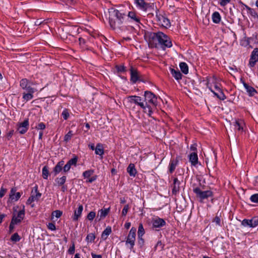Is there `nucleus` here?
Listing matches in <instances>:
<instances>
[{
	"instance_id": "f257e3e1",
	"label": "nucleus",
	"mask_w": 258,
	"mask_h": 258,
	"mask_svg": "<svg viewBox=\"0 0 258 258\" xmlns=\"http://www.w3.org/2000/svg\"><path fill=\"white\" fill-rule=\"evenodd\" d=\"M145 37L151 47H156L157 42L164 49L166 47L170 48L172 45L170 39L162 32H148L145 33Z\"/></svg>"
},
{
	"instance_id": "f03ea898",
	"label": "nucleus",
	"mask_w": 258,
	"mask_h": 258,
	"mask_svg": "<svg viewBox=\"0 0 258 258\" xmlns=\"http://www.w3.org/2000/svg\"><path fill=\"white\" fill-rule=\"evenodd\" d=\"M109 22L113 29H120L122 24L127 25L126 15L117 10L111 8L109 10Z\"/></svg>"
},
{
	"instance_id": "7ed1b4c3",
	"label": "nucleus",
	"mask_w": 258,
	"mask_h": 258,
	"mask_svg": "<svg viewBox=\"0 0 258 258\" xmlns=\"http://www.w3.org/2000/svg\"><path fill=\"white\" fill-rule=\"evenodd\" d=\"M144 104H146L147 106L150 107L151 109V112H147V113L149 116H151L153 113V107H156L157 105V97L152 92L146 91L144 92Z\"/></svg>"
},
{
	"instance_id": "20e7f679",
	"label": "nucleus",
	"mask_w": 258,
	"mask_h": 258,
	"mask_svg": "<svg viewBox=\"0 0 258 258\" xmlns=\"http://www.w3.org/2000/svg\"><path fill=\"white\" fill-rule=\"evenodd\" d=\"M126 99L130 104L134 103L140 106L144 113L151 112L150 107L147 106L146 104H144V102L141 97L136 95L129 96L126 97Z\"/></svg>"
},
{
	"instance_id": "39448f33",
	"label": "nucleus",
	"mask_w": 258,
	"mask_h": 258,
	"mask_svg": "<svg viewBox=\"0 0 258 258\" xmlns=\"http://www.w3.org/2000/svg\"><path fill=\"white\" fill-rule=\"evenodd\" d=\"M193 191L196 194L197 197L199 198L201 201L209 197H212L213 196V192L211 190L203 191L198 187L194 188Z\"/></svg>"
},
{
	"instance_id": "423d86ee",
	"label": "nucleus",
	"mask_w": 258,
	"mask_h": 258,
	"mask_svg": "<svg viewBox=\"0 0 258 258\" xmlns=\"http://www.w3.org/2000/svg\"><path fill=\"white\" fill-rule=\"evenodd\" d=\"M34 188V191L32 190L31 195L26 202V204L30 205L32 208L34 207V204H32L33 202L38 201L41 196V194L38 190L37 186H35Z\"/></svg>"
},
{
	"instance_id": "0eeeda50",
	"label": "nucleus",
	"mask_w": 258,
	"mask_h": 258,
	"mask_svg": "<svg viewBox=\"0 0 258 258\" xmlns=\"http://www.w3.org/2000/svg\"><path fill=\"white\" fill-rule=\"evenodd\" d=\"M136 229L134 227H132L130 231L126 240V244L129 245V248L131 250H133L135 245V242L136 240Z\"/></svg>"
},
{
	"instance_id": "6e6552de",
	"label": "nucleus",
	"mask_w": 258,
	"mask_h": 258,
	"mask_svg": "<svg viewBox=\"0 0 258 258\" xmlns=\"http://www.w3.org/2000/svg\"><path fill=\"white\" fill-rule=\"evenodd\" d=\"M25 216V206H23L22 210L17 213V215L14 214L11 221L16 224L20 223L24 219Z\"/></svg>"
},
{
	"instance_id": "1a4fd4ad",
	"label": "nucleus",
	"mask_w": 258,
	"mask_h": 258,
	"mask_svg": "<svg viewBox=\"0 0 258 258\" xmlns=\"http://www.w3.org/2000/svg\"><path fill=\"white\" fill-rule=\"evenodd\" d=\"M157 21L160 26L165 28L170 26V22L168 19L161 15H156Z\"/></svg>"
},
{
	"instance_id": "9d476101",
	"label": "nucleus",
	"mask_w": 258,
	"mask_h": 258,
	"mask_svg": "<svg viewBox=\"0 0 258 258\" xmlns=\"http://www.w3.org/2000/svg\"><path fill=\"white\" fill-rule=\"evenodd\" d=\"M152 223L153 227L155 228L156 230L157 228H161L166 225V222L165 220L158 217L154 218L152 220ZM157 230H158L157 229Z\"/></svg>"
},
{
	"instance_id": "9b49d317",
	"label": "nucleus",
	"mask_w": 258,
	"mask_h": 258,
	"mask_svg": "<svg viewBox=\"0 0 258 258\" xmlns=\"http://www.w3.org/2000/svg\"><path fill=\"white\" fill-rule=\"evenodd\" d=\"M126 21L127 25L129 22L134 23L137 25H139L140 22V18L134 12H129L127 16H126Z\"/></svg>"
},
{
	"instance_id": "f8f14e48",
	"label": "nucleus",
	"mask_w": 258,
	"mask_h": 258,
	"mask_svg": "<svg viewBox=\"0 0 258 258\" xmlns=\"http://www.w3.org/2000/svg\"><path fill=\"white\" fill-rule=\"evenodd\" d=\"M258 61V48H255L252 51L249 61V66L253 67L256 61Z\"/></svg>"
},
{
	"instance_id": "ddd939ff",
	"label": "nucleus",
	"mask_w": 258,
	"mask_h": 258,
	"mask_svg": "<svg viewBox=\"0 0 258 258\" xmlns=\"http://www.w3.org/2000/svg\"><path fill=\"white\" fill-rule=\"evenodd\" d=\"M29 127L28 119H25L22 122L19 123L17 130L21 134H25L28 130Z\"/></svg>"
},
{
	"instance_id": "4468645a",
	"label": "nucleus",
	"mask_w": 258,
	"mask_h": 258,
	"mask_svg": "<svg viewBox=\"0 0 258 258\" xmlns=\"http://www.w3.org/2000/svg\"><path fill=\"white\" fill-rule=\"evenodd\" d=\"M242 225L244 226L255 227L258 225V218L254 217L251 220L244 219L242 222Z\"/></svg>"
},
{
	"instance_id": "2eb2a0df",
	"label": "nucleus",
	"mask_w": 258,
	"mask_h": 258,
	"mask_svg": "<svg viewBox=\"0 0 258 258\" xmlns=\"http://www.w3.org/2000/svg\"><path fill=\"white\" fill-rule=\"evenodd\" d=\"M131 72V80L134 83H135L138 80H140V75L138 72V71L134 68L133 67H131L130 69Z\"/></svg>"
},
{
	"instance_id": "dca6fc26",
	"label": "nucleus",
	"mask_w": 258,
	"mask_h": 258,
	"mask_svg": "<svg viewBox=\"0 0 258 258\" xmlns=\"http://www.w3.org/2000/svg\"><path fill=\"white\" fill-rule=\"evenodd\" d=\"M208 85H209V88L211 91V89H212L213 87L214 88V89L217 91H220V84L217 82V79L213 77L209 81V82L208 83Z\"/></svg>"
},
{
	"instance_id": "f3484780",
	"label": "nucleus",
	"mask_w": 258,
	"mask_h": 258,
	"mask_svg": "<svg viewBox=\"0 0 258 258\" xmlns=\"http://www.w3.org/2000/svg\"><path fill=\"white\" fill-rule=\"evenodd\" d=\"M77 161H78V159L76 157L70 160L67 163V164L63 166V171L64 172H68L70 170V169L71 167V166H72V165L76 166V165Z\"/></svg>"
},
{
	"instance_id": "a211bd4d",
	"label": "nucleus",
	"mask_w": 258,
	"mask_h": 258,
	"mask_svg": "<svg viewBox=\"0 0 258 258\" xmlns=\"http://www.w3.org/2000/svg\"><path fill=\"white\" fill-rule=\"evenodd\" d=\"M35 92L34 89H29V91H24L23 93V99L25 102H27L33 98V93Z\"/></svg>"
},
{
	"instance_id": "6ab92c4d",
	"label": "nucleus",
	"mask_w": 258,
	"mask_h": 258,
	"mask_svg": "<svg viewBox=\"0 0 258 258\" xmlns=\"http://www.w3.org/2000/svg\"><path fill=\"white\" fill-rule=\"evenodd\" d=\"M20 87L24 91H29V89H33L30 85V83L26 79H22L20 82Z\"/></svg>"
},
{
	"instance_id": "aec40b11",
	"label": "nucleus",
	"mask_w": 258,
	"mask_h": 258,
	"mask_svg": "<svg viewBox=\"0 0 258 258\" xmlns=\"http://www.w3.org/2000/svg\"><path fill=\"white\" fill-rule=\"evenodd\" d=\"M135 3L140 9L146 11L150 7V4L145 2V0H135Z\"/></svg>"
},
{
	"instance_id": "412c9836",
	"label": "nucleus",
	"mask_w": 258,
	"mask_h": 258,
	"mask_svg": "<svg viewBox=\"0 0 258 258\" xmlns=\"http://www.w3.org/2000/svg\"><path fill=\"white\" fill-rule=\"evenodd\" d=\"M110 208L106 209H102L98 211L97 218H98V221L103 219L109 213Z\"/></svg>"
},
{
	"instance_id": "4be33fe9",
	"label": "nucleus",
	"mask_w": 258,
	"mask_h": 258,
	"mask_svg": "<svg viewBox=\"0 0 258 258\" xmlns=\"http://www.w3.org/2000/svg\"><path fill=\"white\" fill-rule=\"evenodd\" d=\"M180 181L177 178H175L173 180V184L172 185V192L173 195H176L180 189Z\"/></svg>"
},
{
	"instance_id": "5701e85b",
	"label": "nucleus",
	"mask_w": 258,
	"mask_h": 258,
	"mask_svg": "<svg viewBox=\"0 0 258 258\" xmlns=\"http://www.w3.org/2000/svg\"><path fill=\"white\" fill-rule=\"evenodd\" d=\"M63 161H60L57 163V164L54 167L53 170L55 176L58 174L62 170H63Z\"/></svg>"
},
{
	"instance_id": "b1692460",
	"label": "nucleus",
	"mask_w": 258,
	"mask_h": 258,
	"mask_svg": "<svg viewBox=\"0 0 258 258\" xmlns=\"http://www.w3.org/2000/svg\"><path fill=\"white\" fill-rule=\"evenodd\" d=\"M234 129L239 132H242L244 123L241 120H236L234 122Z\"/></svg>"
},
{
	"instance_id": "393cba45",
	"label": "nucleus",
	"mask_w": 258,
	"mask_h": 258,
	"mask_svg": "<svg viewBox=\"0 0 258 258\" xmlns=\"http://www.w3.org/2000/svg\"><path fill=\"white\" fill-rule=\"evenodd\" d=\"M83 209V207L82 205H80L77 210L74 211V215L73 217L74 221H77L79 218L81 216Z\"/></svg>"
},
{
	"instance_id": "a878e982",
	"label": "nucleus",
	"mask_w": 258,
	"mask_h": 258,
	"mask_svg": "<svg viewBox=\"0 0 258 258\" xmlns=\"http://www.w3.org/2000/svg\"><path fill=\"white\" fill-rule=\"evenodd\" d=\"M242 84L249 96H253L256 93V90L252 87L249 86L244 82H242Z\"/></svg>"
},
{
	"instance_id": "bb28decb",
	"label": "nucleus",
	"mask_w": 258,
	"mask_h": 258,
	"mask_svg": "<svg viewBox=\"0 0 258 258\" xmlns=\"http://www.w3.org/2000/svg\"><path fill=\"white\" fill-rule=\"evenodd\" d=\"M127 172L131 176L135 177L137 174V170L135 168V165L131 163L127 168Z\"/></svg>"
},
{
	"instance_id": "cd10ccee",
	"label": "nucleus",
	"mask_w": 258,
	"mask_h": 258,
	"mask_svg": "<svg viewBox=\"0 0 258 258\" xmlns=\"http://www.w3.org/2000/svg\"><path fill=\"white\" fill-rule=\"evenodd\" d=\"M189 160L193 165H196L198 161L197 154L195 152L191 153L189 156Z\"/></svg>"
},
{
	"instance_id": "c85d7f7f",
	"label": "nucleus",
	"mask_w": 258,
	"mask_h": 258,
	"mask_svg": "<svg viewBox=\"0 0 258 258\" xmlns=\"http://www.w3.org/2000/svg\"><path fill=\"white\" fill-rule=\"evenodd\" d=\"M170 73L176 80H179L181 79L182 75L178 70L170 69Z\"/></svg>"
},
{
	"instance_id": "c756f323",
	"label": "nucleus",
	"mask_w": 258,
	"mask_h": 258,
	"mask_svg": "<svg viewBox=\"0 0 258 258\" xmlns=\"http://www.w3.org/2000/svg\"><path fill=\"white\" fill-rule=\"evenodd\" d=\"M95 150V154L96 155L102 156L104 154V150L102 147V145L100 143L97 144Z\"/></svg>"
},
{
	"instance_id": "7c9ffc66",
	"label": "nucleus",
	"mask_w": 258,
	"mask_h": 258,
	"mask_svg": "<svg viewBox=\"0 0 258 258\" xmlns=\"http://www.w3.org/2000/svg\"><path fill=\"white\" fill-rule=\"evenodd\" d=\"M212 20L213 22L216 24H218L220 23L221 21V16L218 12H215L213 14Z\"/></svg>"
},
{
	"instance_id": "2f4dec72",
	"label": "nucleus",
	"mask_w": 258,
	"mask_h": 258,
	"mask_svg": "<svg viewBox=\"0 0 258 258\" xmlns=\"http://www.w3.org/2000/svg\"><path fill=\"white\" fill-rule=\"evenodd\" d=\"M179 67L181 72L184 74H187L188 73V67L187 64L184 62H180Z\"/></svg>"
},
{
	"instance_id": "473e14b6",
	"label": "nucleus",
	"mask_w": 258,
	"mask_h": 258,
	"mask_svg": "<svg viewBox=\"0 0 258 258\" xmlns=\"http://www.w3.org/2000/svg\"><path fill=\"white\" fill-rule=\"evenodd\" d=\"M111 232V228L110 227H107L102 232L101 237L103 239H106L108 235Z\"/></svg>"
},
{
	"instance_id": "72a5a7b5",
	"label": "nucleus",
	"mask_w": 258,
	"mask_h": 258,
	"mask_svg": "<svg viewBox=\"0 0 258 258\" xmlns=\"http://www.w3.org/2000/svg\"><path fill=\"white\" fill-rule=\"evenodd\" d=\"M177 164V161L174 160H171L169 163V171L170 173H172Z\"/></svg>"
},
{
	"instance_id": "f704fd0d",
	"label": "nucleus",
	"mask_w": 258,
	"mask_h": 258,
	"mask_svg": "<svg viewBox=\"0 0 258 258\" xmlns=\"http://www.w3.org/2000/svg\"><path fill=\"white\" fill-rule=\"evenodd\" d=\"M145 233L144 229L142 224H140L139 226L138 234V237L140 240H143L142 236Z\"/></svg>"
},
{
	"instance_id": "c9c22d12",
	"label": "nucleus",
	"mask_w": 258,
	"mask_h": 258,
	"mask_svg": "<svg viewBox=\"0 0 258 258\" xmlns=\"http://www.w3.org/2000/svg\"><path fill=\"white\" fill-rule=\"evenodd\" d=\"M211 91L220 100H223L226 98L224 94L221 90H220V91H218V92H215L212 89Z\"/></svg>"
},
{
	"instance_id": "e433bc0d",
	"label": "nucleus",
	"mask_w": 258,
	"mask_h": 258,
	"mask_svg": "<svg viewBox=\"0 0 258 258\" xmlns=\"http://www.w3.org/2000/svg\"><path fill=\"white\" fill-rule=\"evenodd\" d=\"M67 177L66 176H63L60 178H57L55 179V182L57 185H63L66 181Z\"/></svg>"
},
{
	"instance_id": "4c0bfd02",
	"label": "nucleus",
	"mask_w": 258,
	"mask_h": 258,
	"mask_svg": "<svg viewBox=\"0 0 258 258\" xmlns=\"http://www.w3.org/2000/svg\"><path fill=\"white\" fill-rule=\"evenodd\" d=\"M22 194L20 192H17L15 194V195L14 196L10 199H9L8 202L12 203L13 202L17 201L21 196Z\"/></svg>"
},
{
	"instance_id": "58836bf2",
	"label": "nucleus",
	"mask_w": 258,
	"mask_h": 258,
	"mask_svg": "<svg viewBox=\"0 0 258 258\" xmlns=\"http://www.w3.org/2000/svg\"><path fill=\"white\" fill-rule=\"evenodd\" d=\"M21 237L17 233L13 234L11 237V240L13 242H17L20 240Z\"/></svg>"
},
{
	"instance_id": "ea45409f",
	"label": "nucleus",
	"mask_w": 258,
	"mask_h": 258,
	"mask_svg": "<svg viewBox=\"0 0 258 258\" xmlns=\"http://www.w3.org/2000/svg\"><path fill=\"white\" fill-rule=\"evenodd\" d=\"M49 175V171L48 169V167L46 166H45L42 168V176L44 179H47Z\"/></svg>"
},
{
	"instance_id": "a19ab883",
	"label": "nucleus",
	"mask_w": 258,
	"mask_h": 258,
	"mask_svg": "<svg viewBox=\"0 0 258 258\" xmlns=\"http://www.w3.org/2000/svg\"><path fill=\"white\" fill-rule=\"evenodd\" d=\"M95 239V236L94 234L91 233L87 235L86 237V240L88 242H92L94 241Z\"/></svg>"
},
{
	"instance_id": "79ce46f5",
	"label": "nucleus",
	"mask_w": 258,
	"mask_h": 258,
	"mask_svg": "<svg viewBox=\"0 0 258 258\" xmlns=\"http://www.w3.org/2000/svg\"><path fill=\"white\" fill-rule=\"evenodd\" d=\"M73 136V132L70 131H69L64 137V141L66 142H68L69 141L72 137Z\"/></svg>"
},
{
	"instance_id": "37998d69",
	"label": "nucleus",
	"mask_w": 258,
	"mask_h": 258,
	"mask_svg": "<svg viewBox=\"0 0 258 258\" xmlns=\"http://www.w3.org/2000/svg\"><path fill=\"white\" fill-rule=\"evenodd\" d=\"M94 173L93 170H88L83 172V175L84 178H89Z\"/></svg>"
},
{
	"instance_id": "c03bdc74",
	"label": "nucleus",
	"mask_w": 258,
	"mask_h": 258,
	"mask_svg": "<svg viewBox=\"0 0 258 258\" xmlns=\"http://www.w3.org/2000/svg\"><path fill=\"white\" fill-rule=\"evenodd\" d=\"M164 247V245L162 244L161 241H159L156 243V245L154 247L155 250H161L163 249Z\"/></svg>"
},
{
	"instance_id": "a18cd8bd",
	"label": "nucleus",
	"mask_w": 258,
	"mask_h": 258,
	"mask_svg": "<svg viewBox=\"0 0 258 258\" xmlns=\"http://www.w3.org/2000/svg\"><path fill=\"white\" fill-rule=\"evenodd\" d=\"M61 115L64 120H67L70 116L68 110L67 109H64L61 113Z\"/></svg>"
},
{
	"instance_id": "49530a36",
	"label": "nucleus",
	"mask_w": 258,
	"mask_h": 258,
	"mask_svg": "<svg viewBox=\"0 0 258 258\" xmlns=\"http://www.w3.org/2000/svg\"><path fill=\"white\" fill-rule=\"evenodd\" d=\"M250 201L255 203H258V194H253L250 198Z\"/></svg>"
},
{
	"instance_id": "de8ad7c7",
	"label": "nucleus",
	"mask_w": 258,
	"mask_h": 258,
	"mask_svg": "<svg viewBox=\"0 0 258 258\" xmlns=\"http://www.w3.org/2000/svg\"><path fill=\"white\" fill-rule=\"evenodd\" d=\"M62 214V212L59 210H56L52 213V215L57 218H59Z\"/></svg>"
},
{
	"instance_id": "09e8293b",
	"label": "nucleus",
	"mask_w": 258,
	"mask_h": 258,
	"mask_svg": "<svg viewBox=\"0 0 258 258\" xmlns=\"http://www.w3.org/2000/svg\"><path fill=\"white\" fill-rule=\"evenodd\" d=\"M96 213L94 212L91 211L88 214L87 219L90 221H92L94 219Z\"/></svg>"
},
{
	"instance_id": "8fccbe9b",
	"label": "nucleus",
	"mask_w": 258,
	"mask_h": 258,
	"mask_svg": "<svg viewBox=\"0 0 258 258\" xmlns=\"http://www.w3.org/2000/svg\"><path fill=\"white\" fill-rule=\"evenodd\" d=\"M128 209H129L128 205H125L122 211V213H121L122 215L125 216L126 215Z\"/></svg>"
},
{
	"instance_id": "3c124183",
	"label": "nucleus",
	"mask_w": 258,
	"mask_h": 258,
	"mask_svg": "<svg viewBox=\"0 0 258 258\" xmlns=\"http://www.w3.org/2000/svg\"><path fill=\"white\" fill-rule=\"evenodd\" d=\"M37 130H43L45 128V125L43 122H40L35 127Z\"/></svg>"
},
{
	"instance_id": "603ef678",
	"label": "nucleus",
	"mask_w": 258,
	"mask_h": 258,
	"mask_svg": "<svg viewBox=\"0 0 258 258\" xmlns=\"http://www.w3.org/2000/svg\"><path fill=\"white\" fill-rule=\"evenodd\" d=\"M248 12L252 17L254 18H258L257 14L254 10L249 8Z\"/></svg>"
},
{
	"instance_id": "864d4df0",
	"label": "nucleus",
	"mask_w": 258,
	"mask_h": 258,
	"mask_svg": "<svg viewBox=\"0 0 258 258\" xmlns=\"http://www.w3.org/2000/svg\"><path fill=\"white\" fill-rule=\"evenodd\" d=\"M116 68L118 72L121 73L125 71V67L123 65L116 66Z\"/></svg>"
},
{
	"instance_id": "5fc2aeb1",
	"label": "nucleus",
	"mask_w": 258,
	"mask_h": 258,
	"mask_svg": "<svg viewBox=\"0 0 258 258\" xmlns=\"http://www.w3.org/2000/svg\"><path fill=\"white\" fill-rule=\"evenodd\" d=\"M16 188H12L9 194V199H10L11 198H12L15 195V194L17 193L16 192Z\"/></svg>"
},
{
	"instance_id": "6e6d98bb",
	"label": "nucleus",
	"mask_w": 258,
	"mask_h": 258,
	"mask_svg": "<svg viewBox=\"0 0 258 258\" xmlns=\"http://www.w3.org/2000/svg\"><path fill=\"white\" fill-rule=\"evenodd\" d=\"M231 0H220V4L221 6H225L230 2Z\"/></svg>"
},
{
	"instance_id": "4d7b16f0",
	"label": "nucleus",
	"mask_w": 258,
	"mask_h": 258,
	"mask_svg": "<svg viewBox=\"0 0 258 258\" xmlns=\"http://www.w3.org/2000/svg\"><path fill=\"white\" fill-rule=\"evenodd\" d=\"M47 227L51 230H55L56 229L55 224L52 223H49L47 225Z\"/></svg>"
},
{
	"instance_id": "13d9d810",
	"label": "nucleus",
	"mask_w": 258,
	"mask_h": 258,
	"mask_svg": "<svg viewBox=\"0 0 258 258\" xmlns=\"http://www.w3.org/2000/svg\"><path fill=\"white\" fill-rule=\"evenodd\" d=\"M6 192L7 189L2 187L0 190V198L3 197L4 195L6 194Z\"/></svg>"
},
{
	"instance_id": "bf43d9fd",
	"label": "nucleus",
	"mask_w": 258,
	"mask_h": 258,
	"mask_svg": "<svg viewBox=\"0 0 258 258\" xmlns=\"http://www.w3.org/2000/svg\"><path fill=\"white\" fill-rule=\"evenodd\" d=\"M75 247L74 244H73V245L69 248L68 250V252L70 254H73L75 252Z\"/></svg>"
},
{
	"instance_id": "052dcab7",
	"label": "nucleus",
	"mask_w": 258,
	"mask_h": 258,
	"mask_svg": "<svg viewBox=\"0 0 258 258\" xmlns=\"http://www.w3.org/2000/svg\"><path fill=\"white\" fill-rule=\"evenodd\" d=\"M16 224L13 223V222L11 221L10 227H9V230L10 232L11 233L13 231V229H14L15 225Z\"/></svg>"
},
{
	"instance_id": "680f3d73",
	"label": "nucleus",
	"mask_w": 258,
	"mask_h": 258,
	"mask_svg": "<svg viewBox=\"0 0 258 258\" xmlns=\"http://www.w3.org/2000/svg\"><path fill=\"white\" fill-rule=\"evenodd\" d=\"M214 222L216 223V224L219 225L220 224V219L219 217L216 216L213 221Z\"/></svg>"
},
{
	"instance_id": "e2e57ef3",
	"label": "nucleus",
	"mask_w": 258,
	"mask_h": 258,
	"mask_svg": "<svg viewBox=\"0 0 258 258\" xmlns=\"http://www.w3.org/2000/svg\"><path fill=\"white\" fill-rule=\"evenodd\" d=\"M91 255L92 256V258H102L101 255L96 254L93 252L91 253Z\"/></svg>"
},
{
	"instance_id": "0e129e2a",
	"label": "nucleus",
	"mask_w": 258,
	"mask_h": 258,
	"mask_svg": "<svg viewBox=\"0 0 258 258\" xmlns=\"http://www.w3.org/2000/svg\"><path fill=\"white\" fill-rule=\"evenodd\" d=\"M96 178H97L96 176H93L88 179V182L91 183V182H93L94 181H95L96 179Z\"/></svg>"
},
{
	"instance_id": "69168bd1",
	"label": "nucleus",
	"mask_w": 258,
	"mask_h": 258,
	"mask_svg": "<svg viewBox=\"0 0 258 258\" xmlns=\"http://www.w3.org/2000/svg\"><path fill=\"white\" fill-rule=\"evenodd\" d=\"M14 131H11L9 133L7 134V138L8 140H10V138L12 137V135H13Z\"/></svg>"
},
{
	"instance_id": "338daca9",
	"label": "nucleus",
	"mask_w": 258,
	"mask_h": 258,
	"mask_svg": "<svg viewBox=\"0 0 258 258\" xmlns=\"http://www.w3.org/2000/svg\"><path fill=\"white\" fill-rule=\"evenodd\" d=\"M43 23V21H41V20H37L35 22V25L36 26H38V25H40L41 24H42Z\"/></svg>"
},
{
	"instance_id": "774afa93",
	"label": "nucleus",
	"mask_w": 258,
	"mask_h": 258,
	"mask_svg": "<svg viewBox=\"0 0 258 258\" xmlns=\"http://www.w3.org/2000/svg\"><path fill=\"white\" fill-rule=\"evenodd\" d=\"M131 223L130 222H127V223H126L125 224H124V227L128 229H129V228L131 227Z\"/></svg>"
}]
</instances>
